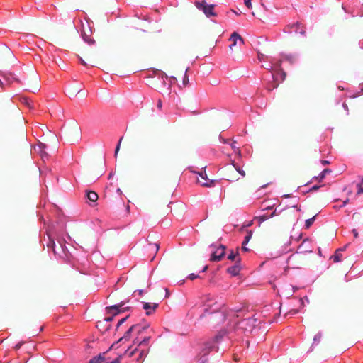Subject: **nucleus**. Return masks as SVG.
Segmentation results:
<instances>
[{
	"instance_id": "nucleus-62",
	"label": "nucleus",
	"mask_w": 363,
	"mask_h": 363,
	"mask_svg": "<svg viewBox=\"0 0 363 363\" xmlns=\"http://www.w3.org/2000/svg\"><path fill=\"white\" fill-rule=\"evenodd\" d=\"M272 206H267V207L265 208V209H272Z\"/></svg>"
},
{
	"instance_id": "nucleus-6",
	"label": "nucleus",
	"mask_w": 363,
	"mask_h": 363,
	"mask_svg": "<svg viewBox=\"0 0 363 363\" xmlns=\"http://www.w3.org/2000/svg\"><path fill=\"white\" fill-rule=\"evenodd\" d=\"M229 40L232 42V43L229 45V48L233 51L236 50L237 45H241L244 44V40L243 38L236 32H233Z\"/></svg>"
},
{
	"instance_id": "nucleus-63",
	"label": "nucleus",
	"mask_w": 363,
	"mask_h": 363,
	"mask_svg": "<svg viewBox=\"0 0 363 363\" xmlns=\"http://www.w3.org/2000/svg\"><path fill=\"white\" fill-rule=\"evenodd\" d=\"M231 146H232V147H233V149H235V148L236 147L235 146L234 143H233Z\"/></svg>"
},
{
	"instance_id": "nucleus-20",
	"label": "nucleus",
	"mask_w": 363,
	"mask_h": 363,
	"mask_svg": "<svg viewBox=\"0 0 363 363\" xmlns=\"http://www.w3.org/2000/svg\"><path fill=\"white\" fill-rule=\"evenodd\" d=\"M276 215H277V212H276V210H274L270 215L263 214L258 217H256L255 219H257L259 221V223H261L262 222H264L267 219L272 218L273 216H274Z\"/></svg>"
},
{
	"instance_id": "nucleus-19",
	"label": "nucleus",
	"mask_w": 363,
	"mask_h": 363,
	"mask_svg": "<svg viewBox=\"0 0 363 363\" xmlns=\"http://www.w3.org/2000/svg\"><path fill=\"white\" fill-rule=\"evenodd\" d=\"M137 328V326H131L124 334V335L123 337H121L119 340H118V342H121L122 340H128L130 337H131V334L133 333H134V329Z\"/></svg>"
},
{
	"instance_id": "nucleus-54",
	"label": "nucleus",
	"mask_w": 363,
	"mask_h": 363,
	"mask_svg": "<svg viewBox=\"0 0 363 363\" xmlns=\"http://www.w3.org/2000/svg\"><path fill=\"white\" fill-rule=\"evenodd\" d=\"M277 86V84H276V85H273V86H272V87H267V89H268L269 90H272V89H273L276 88Z\"/></svg>"
},
{
	"instance_id": "nucleus-25",
	"label": "nucleus",
	"mask_w": 363,
	"mask_h": 363,
	"mask_svg": "<svg viewBox=\"0 0 363 363\" xmlns=\"http://www.w3.org/2000/svg\"><path fill=\"white\" fill-rule=\"evenodd\" d=\"M232 164L234 167V169L242 177H245V172L242 169V168L238 166L236 163H235L234 161H232Z\"/></svg>"
},
{
	"instance_id": "nucleus-47",
	"label": "nucleus",
	"mask_w": 363,
	"mask_h": 363,
	"mask_svg": "<svg viewBox=\"0 0 363 363\" xmlns=\"http://www.w3.org/2000/svg\"><path fill=\"white\" fill-rule=\"evenodd\" d=\"M75 132H76V134H77V138H79V133H80V130H79V128H76V129H75Z\"/></svg>"
},
{
	"instance_id": "nucleus-5",
	"label": "nucleus",
	"mask_w": 363,
	"mask_h": 363,
	"mask_svg": "<svg viewBox=\"0 0 363 363\" xmlns=\"http://www.w3.org/2000/svg\"><path fill=\"white\" fill-rule=\"evenodd\" d=\"M257 320L254 318H249L242 320L238 323L239 328L242 329L244 332H252L255 326Z\"/></svg>"
},
{
	"instance_id": "nucleus-51",
	"label": "nucleus",
	"mask_w": 363,
	"mask_h": 363,
	"mask_svg": "<svg viewBox=\"0 0 363 363\" xmlns=\"http://www.w3.org/2000/svg\"><path fill=\"white\" fill-rule=\"evenodd\" d=\"M242 250H244V251H245V252L248 251V248H247V247H245V245H242Z\"/></svg>"
},
{
	"instance_id": "nucleus-13",
	"label": "nucleus",
	"mask_w": 363,
	"mask_h": 363,
	"mask_svg": "<svg viewBox=\"0 0 363 363\" xmlns=\"http://www.w3.org/2000/svg\"><path fill=\"white\" fill-rule=\"evenodd\" d=\"M158 308V303H143V308L145 310V313L147 315L152 314Z\"/></svg>"
},
{
	"instance_id": "nucleus-3",
	"label": "nucleus",
	"mask_w": 363,
	"mask_h": 363,
	"mask_svg": "<svg viewBox=\"0 0 363 363\" xmlns=\"http://www.w3.org/2000/svg\"><path fill=\"white\" fill-rule=\"evenodd\" d=\"M94 28L91 24H82V35L84 40L89 44H93L94 39L92 38Z\"/></svg>"
},
{
	"instance_id": "nucleus-59",
	"label": "nucleus",
	"mask_w": 363,
	"mask_h": 363,
	"mask_svg": "<svg viewBox=\"0 0 363 363\" xmlns=\"http://www.w3.org/2000/svg\"><path fill=\"white\" fill-rule=\"evenodd\" d=\"M78 23H83V20L81 18H79Z\"/></svg>"
},
{
	"instance_id": "nucleus-24",
	"label": "nucleus",
	"mask_w": 363,
	"mask_h": 363,
	"mask_svg": "<svg viewBox=\"0 0 363 363\" xmlns=\"http://www.w3.org/2000/svg\"><path fill=\"white\" fill-rule=\"evenodd\" d=\"M46 145L43 143H40L38 146V152L40 153L41 157L44 158V157H47V153L45 152V148Z\"/></svg>"
},
{
	"instance_id": "nucleus-55",
	"label": "nucleus",
	"mask_w": 363,
	"mask_h": 363,
	"mask_svg": "<svg viewBox=\"0 0 363 363\" xmlns=\"http://www.w3.org/2000/svg\"><path fill=\"white\" fill-rule=\"evenodd\" d=\"M0 87H1V88L4 87V84L3 82L1 79H0Z\"/></svg>"
},
{
	"instance_id": "nucleus-33",
	"label": "nucleus",
	"mask_w": 363,
	"mask_h": 363,
	"mask_svg": "<svg viewBox=\"0 0 363 363\" xmlns=\"http://www.w3.org/2000/svg\"><path fill=\"white\" fill-rule=\"evenodd\" d=\"M2 76L5 79V80L7 82L8 84L11 83V78L13 79V76L11 74H2Z\"/></svg>"
},
{
	"instance_id": "nucleus-21",
	"label": "nucleus",
	"mask_w": 363,
	"mask_h": 363,
	"mask_svg": "<svg viewBox=\"0 0 363 363\" xmlns=\"http://www.w3.org/2000/svg\"><path fill=\"white\" fill-rule=\"evenodd\" d=\"M86 198L91 202H96L99 199L98 194L93 191H86Z\"/></svg>"
},
{
	"instance_id": "nucleus-41",
	"label": "nucleus",
	"mask_w": 363,
	"mask_h": 363,
	"mask_svg": "<svg viewBox=\"0 0 363 363\" xmlns=\"http://www.w3.org/2000/svg\"><path fill=\"white\" fill-rule=\"evenodd\" d=\"M23 342H18V344L16 345V346L14 347V349L16 350H18V349L21 348V347L23 345Z\"/></svg>"
},
{
	"instance_id": "nucleus-9",
	"label": "nucleus",
	"mask_w": 363,
	"mask_h": 363,
	"mask_svg": "<svg viewBox=\"0 0 363 363\" xmlns=\"http://www.w3.org/2000/svg\"><path fill=\"white\" fill-rule=\"evenodd\" d=\"M220 310V306H216V303L215 302L213 304H208L207 307L204 309V312L202 315H200V319L204 318L206 314H212L213 313H219Z\"/></svg>"
},
{
	"instance_id": "nucleus-58",
	"label": "nucleus",
	"mask_w": 363,
	"mask_h": 363,
	"mask_svg": "<svg viewBox=\"0 0 363 363\" xmlns=\"http://www.w3.org/2000/svg\"><path fill=\"white\" fill-rule=\"evenodd\" d=\"M348 201H349V199L345 200V201L343 202L342 206H345V205L347 203Z\"/></svg>"
},
{
	"instance_id": "nucleus-17",
	"label": "nucleus",
	"mask_w": 363,
	"mask_h": 363,
	"mask_svg": "<svg viewBox=\"0 0 363 363\" xmlns=\"http://www.w3.org/2000/svg\"><path fill=\"white\" fill-rule=\"evenodd\" d=\"M227 172H226V179L228 180V181H230V182H234V181H237L239 179L238 177H237L235 174H234V171L232 168L230 167H228L227 168Z\"/></svg>"
},
{
	"instance_id": "nucleus-8",
	"label": "nucleus",
	"mask_w": 363,
	"mask_h": 363,
	"mask_svg": "<svg viewBox=\"0 0 363 363\" xmlns=\"http://www.w3.org/2000/svg\"><path fill=\"white\" fill-rule=\"evenodd\" d=\"M122 305L123 304L113 305V306L107 307L106 310H107L108 313H111L113 315L111 317L106 318L104 319V321H106L107 323L112 321L113 319V316L118 315L121 312V311L119 310V308L121 306H122Z\"/></svg>"
},
{
	"instance_id": "nucleus-37",
	"label": "nucleus",
	"mask_w": 363,
	"mask_h": 363,
	"mask_svg": "<svg viewBox=\"0 0 363 363\" xmlns=\"http://www.w3.org/2000/svg\"><path fill=\"white\" fill-rule=\"evenodd\" d=\"M157 108L161 111L162 108V101L161 99H158L157 101Z\"/></svg>"
},
{
	"instance_id": "nucleus-61",
	"label": "nucleus",
	"mask_w": 363,
	"mask_h": 363,
	"mask_svg": "<svg viewBox=\"0 0 363 363\" xmlns=\"http://www.w3.org/2000/svg\"><path fill=\"white\" fill-rule=\"evenodd\" d=\"M138 294H139V295H142V294H143V290H140V291H138Z\"/></svg>"
},
{
	"instance_id": "nucleus-4",
	"label": "nucleus",
	"mask_w": 363,
	"mask_h": 363,
	"mask_svg": "<svg viewBox=\"0 0 363 363\" xmlns=\"http://www.w3.org/2000/svg\"><path fill=\"white\" fill-rule=\"evenodd\" d=\"M211 247L214 249V246L213 245H211ZM225 255V247L223 245H220L218 247H217L215 250L211 253L210 261L211 262H219L222 259V258Z\"/></svg>"
},
{
	"instance_id": "nucleus-30",
	"label": "nucleus",
	"mask_w": 363,
	"mask_h": 363,
	"mask_svg": "<svg viewBox=\"0 0 363 363\" xmlns=\"http://www.w3.org/2000/svg\"><path fill=\"white\" fill-rule=\"evenodd\" d=\"M315 219V216H313L309 219H307L305 222L306 228H309L312 225V224L314 223Z\"/></svg>"
},
{
	"instance_id": "nucleus-11",
	"label": "nucleus",
	"mask_w": 363,
	"mask_h": 363,
	"mask_svg": "<svg viewBox=\"0 0 363 363\" xmlns=\"http://www.w3.org/2000/svg\"><path fill=\"white\" fill-rule=\"evenodd\" d=\"M198 174L200 175V177H201L202 180H205L206 181V182H202L201 180L198 179V182L200 183L202 186H204V187H211V186H213L215 185V182H216L214 180L208 179L207 178V175H206V172H199Z\"/></svg>"
},
{
	"instance_id": "nucleus-52",
	"label": "nucleus",
	"mask_w": 363,
	"mask_h": 363,
	"mask_svg": "<svg viewBox=\"0 0 363 363\" xmlns=\"http://www.w3.org/2000/svg\"><path fill=\"white\" fill-rule=\"evenodd\" d=\"M321 162H322L323 164H329V162L327 161V160H322Z\"/></svg>"
},
{
	"instance_id": "nucleus-40",
	"label": "nucleus",
	"mask_w": 363,
	"mask_h": 363,
	"mask_svg": "<svg viewBox=\"0 0 363 363\" xmlns=\"http://www.w3.org/2000/svg\"><path fill=\"white\" fill-rule=\"evenodd\" d=\"M82 15L84 16V20L86 21L87 23H93L92 21H90L88 17L86 16V13L84 12L82 13Z\"/></svg>"
},
{
	"instance_id": "nucleus-27",
	"label": "nucleus",
	"mask_w": 363,
	"mask_h": 363,
	"mask_svg": "<svg viewBox=\"0 0 363 363\" xmlns=\"http://www.w3.org/2000/svg\"><path fill=\"white\" fill-rule=\"evenodd\" d=\"M47 247L48 250H52L55 254H57L56 250H55V241L52 239L49 240V242L47 243Z\"/></svg>"
},
{
	"instance_id": "nucleus-12",
	"label": "nucleus",
	"mask_w": 363,
	"mask_h": 363,
	"mask_svg": "<svg viewBox=\"0 0 363 363\" xmlns=\"http://www.w3.org/2000/svg\"><path fill=\"white\" fill-rule=\"evenodd\" d=\"M130 348L128 349L123 355H127L128 357H133L136 352H139L138 357H137V361L141 359L145 355H146V352L144 350H140L138 347H135L134 350H130Z\"/></svg>"
},
{
	"instance_id": "nucleus-34",
	"label": "nucleus",
	"mask_w": 363,
	"mask_h": 363,
	"mask_svg": "<svg viewBox=\"0 0 363 363\" xmlns=\"http://www.w3.org/2000/svg\"><path fill=\"white\" fill-rule=\"evenodd\" d=\"M123 137H121L118 141V143L116 147V150H115V155L116 156L119 150H120V146H121V142H122V140H123Z\"/></svg>"
},
{
	"instance_id": "nucleus-39",
	"label": "nucleus",
	"mask_w": 363,
	"mask_h": 363,
	"mask_svg": "<svg viewBox=\"0 0 363 363\" xmlns=\"http://www.w3.org/2000/svg\"><path fill=\"white\" fill-rule=\"evenodd\" d=\"M251 1H252V0H244L245 5L247 8H251V7H252Z\"/></svg>"
},
{
	"instance_id": "nucleus-42",
	"label": "nucleus",
	"mask_w": 363,
	"mask_h": 363,
	"mask_svg": "<svg viewBox=\"0 0 363 363\" xmlns=\"http://www.w3.org/2000/svg\"><path fill=\"white\" fill-rule=\"evenodd\" d=\"M320 187V186L315 185V186H312V187L310 189L309 191H316V190H318Z\"/></svg>"
},
{
	"instance_id": "nucleus-26",
	"label": "nucleus",
	"mask_w": 363,
	"mask_h": 363,
	"mask_svg": "<svg viewBox=\"0 0 363 363\" xmlns=\"http://www.w3.org/2000/svg\"><path fill=\"white\" fill-rule=\"evenodd\" d=\"M238 257H240L238 252L236 251L235 252H234L233 250L230 252V253L228 256V259L232 260V261H235V262Z\"/></svg>"
},
{
	"instance_id": "nucleus-32",
	"label": "nucleus",
	"mask_w": 363,
	"mask_h": 363,
	"mask_svg": "<svg viewBox=\"0 0 363 363\" xmlns=\"http://www.w3.org/2000/svg\"><path fill=\"white\" fill-rule=\"evenodd\" d=\"M211 347L209 345H206L202 350L203 356L207 355L211 352Z\"/></svg>"
},
{
	"instance_id": "nucleus-16",
	"label": "nucleus",
	"mask_w": 363,
	"mask_h": 363,
	"mask_svg": "<svg viewBox=\"0 0 363 363\" xmlns=\"http://www.w3.org/2000/svg\"><path fill=\"white\" fill-rule=\"evenodd\" d=\"M132 326H137V328L134 329V333L137 335V337H138L140 334H142L145 330H146L149 328L148 324H145L144 325H142L141 324H135Z\"/></svg>"
},
{
	"instance_id": "nucleus-50",
	"label": "nucleus",
	"mask_w": 363,
	"mask_h": 363,
	"mask_svg": "<svg viewBox=\"0 0 363 363\" xmlns=\"http://www.w3.org/2000/svg\"><path fill=\"white\" fill-rule=\"evenodd\" d=\"M154 247H155L156 251H157L159 250V245L157 243L154 244Z\"/></svg>"
},
{
	"instance_id": "nucleus-22",
	"label": "nucleus",
	"mask_w": 363,
	"mask_h": 363,
	"mask_svg": "<svg viewBox=\"0 0 363 363\" xmlns=\"http://www.w3.org/2000/svg\"><path fill=\"white\" fill-rule=\"evenodd\" d=\"M104 354L105 353H103L93 357L90 359L89 363H102L105 360Z\"/></svg>"
},
{
	"instance_id": "nucleus-45",
	"label": "nucleus",
	"mask_w": 363,
	"mask_h": 363,
	"mask_svg": "<svg viewBox=\"0 0 363 363\" xmlns=\"http://www.w3.org/2000/svg\"><path fill=\"white\" fill-rule=\"evenodd\" d=\"M357 194H363V187L360 185L359 186V189H358Z\"/></svg>"
},
{
	"instance_id": "nucleus-28",
	"label": "nucleus",
	"mask_w": 363,
	"mask_h": 363,
	"mask_svg": "<svg viewBox=\"0 0 363 363\" xmlns=\"http://www.w3.org/2000/svg\"><path fill=\"white\" fill-rule=\"evenodd\" d=\"M252 236V232L251 230H247V235L245 237V240L242 242V245H246L248 243V242L250 241V240L251 239Z\"/></svg>"
},
{
	"instance_id": "nucleus-64",
	"label": "nucleus",
	"mask_w": 363,
	"mask_h": 363,
	"mask_svg": "<svg viewBox=\"0 0 363 363\" xmlns=\"http://www.w3.org/2000/svg\"><path fill=\"white\" fill-rule=\"evenodd\" d=\"M361 13H362V15L363 16V6H362V9Z\"/></svg>"
},
{
	"instance_id": "nucleus-44",
	"label": "nucleus",
	"mask_w": 363,
	"mask_h": 363,
	"mask_svg": "<svg viewBox=\"0 0 363 363\" xmlns=\"http://www.w3.org/2000/svg\"><path fill=\"white\" fill-rule=\"evenodd\" d=\"M188 82H189V78H188V77L185 74L184 78V80H183V83H184V84H186Z\"/></svg>"
},
{
	"instance_id": "nucleus-56",
	"label": "nucleus",
	"mask_w": 363,
	"mask_h": 363,
	"mask_svg": "<svg viewBox=\"0 0 363 363\" xmlns=\"http://www.w3.org/2000/svg\"><path fill=\"white\" fill-rule=\"evenodd\" d=\"M80 61H81V62H82V65H86V63L85 62V61H84V60H82V58H80Z\"/></svg>"
},
{
	"instance_id": "nucleus-36",
	"label": "nucleus",
	"mask_w": 363,
	"mask_h": 363,
	"mask_svg": "<svg viewBox=\"0 0 363 363\" xmlns=\"http://www.w3.org/2000/svg\"><path fill=\"white\" fill-rule=\"evenodd\" d=\"M128 317H129V316H128V315H127L126 317H125V318H123L121 319V320L118 322V323H117V328H118L121 325H122V324H123V323H124V322L128 319Z\"/></svg>"
},
{
	"instance_id": "nucleus-49",
	"label": "nucleus",
	"mask_w": 363,
	"mask_h": 363,
	"mask_svg": "<svg viewBox=\"0 0 363 363\" xmlns=\"http://www.w3.org/2000/svg\"><path fill=\"white\" fill-rule=\"evenodd\" d=\"M298 313V310L294 309L289 311V313L291 314H296Z\"/></svg>"
},
{
	"instance_id": "nucleus-31",
	"label": "nucleus",
	"mask_w": 363,
	"mask_h": 363,
	"mask_svg": "<svg viewBox=\"0 0 363 363\" xmlns=\"http://www.w3.org/2000/svg\"><path fill=\"white\" fill-rule=\"evenodd\" d=\"M331 172V170H330V169H324V170H323V172L319 174V176H318V178L320 180H323V179L325 178V177L326 174H328V173H329V172Z\"/></svg>"
},
{
	"instance_id": "nucleus-7",
	"label": "nucleus",
	"mask_w": 363,
	"mask_h": 363,
	"mask_svg": "<svg viewBox=\"0 0 363 363\" xmlns=\"http://www.w3.org/2000/svg\"><path fill=\"white\" fill-rule=\"evenodd\" d=\"M39 77L37 74L35 72H33L30 79L28 82V84L29 86V90L32 91L33 92H35V91H37L39 89Z\"/></svg>"
},
{
	"instance_id": "nucleus-48",
	"label": "nucleus",
	"mask_w": 363,
	"mask_h": 363,
	"mask_svg": "<svg viewBox=\"0 0 363 363\" xmlns=\"http://www.w3.org/2000/svg\"><path fill=\"white\" fill-rule=\"evenodd\" d=\"M342 9L345 10V12L349 13L350 11L347 9V6L345 4H342Z\"/></svg>"
},
{
	"instance_id": "nucleus-15",
	"label": "nucleus",
	"mask_w": 363,
	"mask_h": 363,
	"mask_svg": "<svg viewBox=\"0 0 363 363\" xmlns=\"http://www.w3.org/2000/svg\"><path fill=\"white\" fill-rule=\"evenodd\" d=\"M150 340V336H145L142 340L139 337H136L133 340V344L137 345L138 347L141 345H147Z\"/></svg>"
},
{
	"instance_id": "nucleus-10",
	"label": "nucleus",
	"mask_w": 363,
	"mask_h": 363,
	"mask_svg": "<svg viewBox=\"0 0 363 363\" xmlns=\"http://www.w3.org/2000/svg\"><path fill=\"white\" fill-rule=\"evenodd\" d=\"M11 55V50L8 46L4 44L0 45V62L10 57Z\"/></svg>"
},
{
	"instance_id": "nucleus-1",
	"label": "nucleus",
	"mask_w": 363,
	"mask_h": 363,
	"mask_svg": "<svg viewBox=\"0 0 363 363\" xmlns=\"http://www.w3.org/2000/svg\"><path fill=\"white\" fill-rule=\"evenodd\" d=\"M291 237H280L277 238L272 244V249L277 253V257L291 251Z\"/></svg>"
},
{
	"instance_id": "nucleus-23",
	"label": "nucleus",
	"mask_w": 363,
	"mask_h": 363,
	"mask_svg": "<svg viewBox=\"0 0 363 363\" xmlns=\"http://www.w3.org/2000/svg\"><path fill=\"white\" fill-rule=\"evenodd\" d=\"M21 103L27 106L29 109L34 108V106L32 104L30 100L27 97H21L20 99Z\"/></svg>"
},
{
	"instance_id": "nucleus-35",
	"label": "nucleus",
	"mask_w": 363,
	"mask_h": 363,
	"mask_svg": "<svg viewBox=\"0 0 363 363\" xmlns=\"http://www.w3.org/2000/svg\"><path fill=\"white\" fill-rule=\"evenodd\" d=\"M123 355H119L117 358L111 361L110 363H121V360Z\"/></svg>"
},
{
	"instance_id": "nucleus-14",
	"label": "nucleus",
	"mask_w": 363,
	"mask_h": 363,
	"mask_svg": "<svg viewBox=\"0 0 363 363\" xmlns=\"http://www.w3.org/2000/svg\"><path fill=\"white\" fill-rule=\"evenodd\" d=\"M241 262V258L238 257L236 260V263L235 265L228 268L227 272L233 276H237L239 274L240 271V263Z\"/></svg>"
},
{
	"instance_id": "nucleus-53",
	"label": "nucleus",
	"mask_w": 363,
	"mask_h": 363,
	"mask_svg": "<svg viewBox=\"0 0 363 363\" xmlns=\"http://www.w3.org/2000/svg\"><path fill=\"white\" fill-rule=\"evenodd\" d=\"M208 268V265H206V266L203 267V269L202 272H205L206 271H207Z\"/></svg>"
},
{
	"instance_id": "nucleus-60",
	"label": "nucleus",
	"mask_w": 363,
	"mask_h": 363,
	"mask_svg": "<svg viewBox=\"0 0 363 363\" xmlns=\"http://www.w3.org/2000/svg\"><path fill=\"white\" fill-rule=\"evenodd\" d=\"M299 301L301 302V305H303V299H302V298H300V299H299Z\"/></svg>"
},
{
	"instance_id": "nucleus-2",
	"label": "nucleus",
	"mask_w": 363,
	"mask_h": 363,
	"mask_svg": "<svg viewBox=\"0 0 363 363\" xmlns=\"http://www.w3.org/2000/svg\"><path fill=\"white\" fill-rule=\"evenodd\" d=\"M196 7L204 13L207 17L216 16V13L214 11L216 5L208 4L206 0L196 1L194 3Z\"/></svg>"
},
{
	"instance_id": "nucleus-29",
	"label": "nucleus",
	"mask_w": 363,
	"mask_h": 363,
	"mask_svg": "<svg viewBox=\"0 0 363 363\" xmlns=\"http://www.w3.org/2000/svg\"><path fill=\"white\" fill-rule=\"evenodd\" d=\"M302 255L299 254V253H296L295 255H291L288 260L289 262H291V261H294V260H298V259H301L302 258Z\"/></svg>"
},
{
	"instance_id": "nucleus-38",
	"label": "nucleus",
	"mask_w": 363,
	"mask_h": 363,
	"mask_svg": "<svg viewBox=\"0 0 363 363\" xmlns=\"http://www.w3.org/2000/svg\"><path fill=\"white\" fill-rule=\"evenodd\" d=\"M199 275H196V274H194V273L190 274L189 275V277H188V278H189V279H190L191 280H194V279H196V278H199Z\"/></svg>"
},
{
	"instance_id": "nucleus-46",
	"label": "nucleus",
	"mask_w": 363,
	"mask_h": 363,
	"mask_svg": "<svg viewBox=\"0 0 363 363\" xmlns=\"http://www.w3.org/2000/svg\"><path fill=\"white\" fill-rule=\"evenodd\" d=\"M352 233L354 234V238H357L358 237V235H359L357 230L356 229H353L352 230Z\"/></svg>"
},
{
	"instance_id": "nucleus-18",
	"label": "nucleus",
	"mask_w": 363,
	"mask_h": 363,
	"mask_svg": "<svg viewBox=\"0 0 363 363\" xmlns=\"http://www.w3.org/2000/svg\"><path fill=\"white\" fill-rule=\"evenodd\" d=\"M345 247H344L343 248L338 249L335 251L334 255L331 257L334 262H339L342 260V252L345 250Z\"/></svg>"
},
{
	"instance_id": "nucleus-57",
	"label": "nucleus",
	"mask_w": 363,
	"mask_h": 363,
	"mask_svg": "<svg viewBox=\"0 0 363 363\" xmlns=\"http://www.w3.org/2000/svg\"><path fill=\"white\" fill-rule=\"evenodd\" d=\"M145 21H147L149 22H150L151 21H152V19H150V18L149 16H147V18H145Z\"/></svg>"
},
{
	"instance_id": "nucleus-43",
	"label": "nucleus",
	"mask_w": 363,
	"mask_h": 363,
	"mask_svg": "<svg viewBox=\"0 0 363 363\" xmlns=\"http://www.w3.org/2000/svg\"><path fill=\"white\" fill-rule=\"evenodd\" d=\"M219 313H220V321H223L225 319V315L224 313L223 312H220Z\"/></svg>"
}]
</instances>
